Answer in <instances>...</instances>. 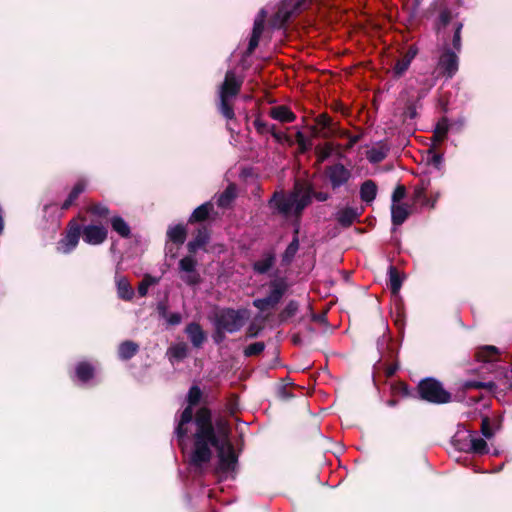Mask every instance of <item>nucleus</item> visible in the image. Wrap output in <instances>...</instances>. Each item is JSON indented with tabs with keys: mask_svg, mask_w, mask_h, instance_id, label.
Here are the masks:
<instances>
[{
	"mask_svg": "<svg viewBox=\"0 0 512 512\" xmlns=\"http://www.w3.org/2000/svg\"><path fill=\"white\" fill-rule=\"evenodd\" d=\"M388 148L384 145L373 147L367 151V159L371 163H379L385 159L388 154Z\"/></svg>",
	"mask_w": 512,
	"mask_h": 512,
	"instance_id": "bb28decb",
	"label": "nucleus"
},
{
	"mask_svg": "<svg viewBox=\"0 0 512 512\" xmlns=\"http://www.w3.org/2000/svg\"><path fill=\"white\" fill-rule=\"evenodd\" d=\"M309 0H284L273 19V27H282L293 15L306 9Z\"/></svg>",
	"mask_w": 512,
	"mask_h": 512,
	"instance_id": "423d86ee",
	"label": "nucleus"
},
{
	"mask_svg": "<svg viewBox=\"0 0 512 512\" xmlns=\"http://www.w3.org/2000/svg\"><path fill=\"white\" fill-rule=\"evenodd\" d=\"M138 345L133 341H125L120 344L118 354L123 360L132 358L138 351Z\"/></svg>",
	"mask_w": 512,
	"mask_h": 512,
	"instance_id": "5701e85b",
	"label": "nucleus"
},
{
	"mask_svg": "<svg viewBox=\"0 0 512 512\" xmlns=\"http://www.w3.org/2000/svg\"><path fill=\"white\" fill-rule=\"evenodd\" d=\"M81 235V227L79 225L71 226L65 237L59 241L57 250L68 254L74 250L79 242Z\"/></svg>",
	"mask_w": 512,
	"mask_h": 512,
	"instance_id": "9b49d317",
	"label": "nucleus"
},
{
	"mask_svg": "<svg viewBox=\"0 0 512 512\" xmlns=\"http://www.w3.org/2000/svg\"><path fill=\"white\" fill-rule=\"evenodd\" d=\"M511 372H512V368H511Z\"/></svg>",
	"mask_w": 512,
	"mask_h": 512,
	"instance_id": "13d9d810",
	"label": "nucleus"
},
{
	"mask_svg": "<svg viewBox=\"0 0 512 512\" xmlns=\"http://www.w3.org/2000/svg\"><path fill=\"white\" fill-rule=\"evenodd\" d=\"M298 310V304L295 301H290L287 306L285 307L283 314L286 317L293 316Z\"/></svg>",
	"mask_w": 512,
	"mask_h": 512,
	"instance_id": "49530a36",
	"label": "nucleus"
},
{
	"mask_svg": "<svg viewBox=\"0 0 512 512\" xmlns=\"http://www.w3.org/2000/svg\"><path fill=\"white\" fill-rule=\"evenodd\" d=\"M298 249H299V241H298L297 237H294V239L291 241V243L288 245V247L286 248V250L284 252L283 260L285 262H290L293 259V257L295 256V254L297 253Z\"/></svg>",
	"mask_w": 512,
	"mask_h": 512,
	"instance_id": "c9c22d12",
	"label": "nucleus"
},
{
	"mask_svg": "<svg viewBox=\"0 0 512 512\" xmlns=\"http://www.w3.org/2000/svg\"><path fill=\"white\" fill-rule=\"evenodd\" d=\"M84 242L90 245L101 244L107 237V230L100 225H87L81 229Z\"/></svg>",
	"mask_w": 512,
	"mask_h": 512,
	"instance_id": "9d476101",
	"label": "nucleus"
},
{
	"mask_svg": "<svg viewBox=\"0 0 512 512\" xmlns=\"http://www.w3.org/2000/svg\"><path fill=\"white\" fill-rule=\"evenodd\" d=\"M389 280H390V289H391L392 293L397 294L401 288L402 280H401L398 270L393 266L389 267Z\"/></svg>",
	"mask_w": 512,
	"mask_h": 512,
	"instance_id": "c756f323",
	"label": "nucleus"
},
{
	"mask_svg": "<svg viewBox=\"0 0 512 512\" xmlns=\"http://www.w3.org/2000/svg\"><path fill=\"white\" fill-rule=\"evenodd\" d=\"M463 24L461 22H457L455 25V32L453 36V47L459 51L461 48V30Z\"/></svg>",
	"mask_w": 512,
	"mask_h": 512,
	"instance_id": "a19ab883",
	"label": "nucleus"
},
{
	"mask_svg": "<svg viewBox=\"0 0 512 512\" xmlns=\"http://www.w3.org/2000/svg\"><path fill=\"white\" fill-rule=\"evenodd\" d=\"M438 68L445 74L448 78L453 77V75L458 70V57L457 55L449 49H446L439 58Z\"/></svg>",
	"mask_w": 512,
	"mask_h": 512,
	"instance_id": "f8f14e48",
	"label": "nucleus"
},
{
	"mask_svg": "<svg viewBox=\"0 0 512 512\" xmlns=\"http://www.w3.org/2000/svg\"><path fill=\"white\" fill-rule=\"evenodd\" d=\"M208 241V232L205 228H201L197 231L196 237L188 243V250L190 252H196L199 248L204 246Z\"/></svg>",
	"mask_w": 512,
	"mask_h": 512,
	"instance_id": "b1692460",
	"label": "nucleus"
},
{
	"mask_svg": "<svg viewBox=\"0 0 512 512\" xmlns=\"http://www.w3.org/2000/svg\"><path fill=\"white\" fill-rule=\"evenodd\" d=\"M254 126L259 133H266V132H270L272 125H269V124L265 123L263 120H261L260 118H257L254 121Z\"/></svg>",
	"mask_w": 512,
	"mask_h": 512,
	"instance_id": "a18cd8bd",
	"label": "nucleus"
},
{
	"mask_svg": "<svg viewBox=\"0 0 512 512\" xmlns=\"http://www.w3.org/2000/svg\"><path fill=\"white\" fill-rule=\"evenodd\" d=\"M497 353L498 351L495 346H485L477 352L476 357L479 361L491 362L496 359Z\"/></svg>",
	"mask_w": 512,
	"mask_h": 512,
	"instance_id": "c85d7f7f",
	"label": "nucleus"
},
{
	"mask_svg": "<svg viewBox=\"0 0 512 512\" xmlns=\"http://www.w3.org/2000/svg\"><path fill=\"white\" fill-rule=\"evenodd\" d=\"M449 131V124L447 119L443 118L440 120L434 130V138L437 139V141L441 142L446 137L447 133Z\"/></svg>",
	"mask_w": 512,
	"mask_h": 512,
	"instance_id": "72a5a7b5",
	"label": "nucleus"
},
{
	"mask_svg": "<svg viewBox=\"0 0 512 512\" xmlns=\"http://www.w3.org/2000/svg\"><path fill=\"white\" fill-rule=\"evenodd\" d=\"M377 195V186L372 180H366L360 187V198L363 202L370 204Z\"/></svg>",
	"mask_w": 512,
	"mask_h": 512,
	"instance_id": "a211bd4d",
	"label": "nucleus"
},
{
	"mask_svg": "<svg viewBox=\"0 0 512 512\" xmlns=\"http://www.w3.org/2000/svg\"><path fill=\"white\" fill-rule=\"evenodd\" d=\"M85 186L82 182H78L73 187L72 191L70 192L68 198L64 201L62 204V209H68L74 201L78 198V196L84 191Z\"/></svg>",
	"mask_w": 512,
	"mask_h": 512,
	"instance_id": "2f4dec72",
	"label": "nucleus"
},
{
	"mask_svg": "<svg viewBox=\"0 0 512 512\" xmlns=\"http://www.w3.org/2000/svg\"><path fill=\"white\" fill-rule=\"evenodd\" d=\"M265 348V345L263 342H255L250 344L245 348V355L246 356H253L260 354Z\"/></svg>",
	"mask_w": 512,
	"mask_h": 512,
	"instance_id": "58836bf2",
	"label": "nucleus"
},
{
	"mask_svg": "<svg viewBox=\"0 0 512 512\" xmlns=\"http://www.w3.org/2000/svg\"><path fill=\"white\" fill-rule=\"evenodd\" d=\"M325 173L334 190L346 184L351 178L350 170L340 163L327 167Z\"/></svg>",
	"mask_w": 512,
	"mask_h": 512,
	"instance_id": "6e6552de",
	"label": "nucleus"
},
{
	"mask_svg": "<svg viewBox=\"0 0 512 512\" xmlns=\"http://www.w3.org/2000/svg\"><path fill=\"white\" fill-rule=\"evenodd\" d=\"M159 282V278L153 277L151 275H145L143 280L140 282L138 286V293L141 297H144L148 293V289L150 286L155 285Z\"/></svg>",
	"mask_w": 512,
	"mask_h": 512,
	"instance_id": "473e14b6",
	"label": "nucleus"
},
{
	"mask_svg": "<svg viewBox=\"0 0 512 512\" xmlns=\"http://www.w3.org/2000/svg\"><path fill=\"white\" fill-rule=\"evenodd\" d=\"M438 197H439V194L436 195V197L433 201H430L425 196L424 190L422 188L415 190V201H421L422 205H424V206H430L431 208H433Z\"/></svg>",
	"mask_w": 512,
	"mask_h": 512,
	"instance_id": "4c0bfd02",
	"label": "nucleus"
},
{
	"mask_svg": "<svg viewBox=\"0 0 512 512\" xmlns=\"http://www.w3.org/2000/svg\"><path fill=\"white\" fill-rule=\"evenodd\" d=\"M457 16V13L449 8H444L439 16L440 23L446 26L453 18Z\"/></svg>",
	"mask_w": 512,
	"mask_h": 512,
	"instance_id": "ea45409f",
	"label": "nucleus"
},
{
	"mask_svg": "<svg viewBox=\"0 0 512 512\" xmlns=\"http://www.w3.org/2000/svg\"><path fill=\"white\" fill-rule=\"evenodd\" d=\"M3 229H4L3 211H2V208L0 207V235L3 232Z\"/></svg>",
	"mask_w": 512,
	"mask_h": 512,
	"instance_id": "864d4df0",
	"label": "nucleus"
},
{
	"mask_svg": "<svg viewBox=\"0 0 512 512\" xmlns=\"http://www.w3.org/2000/svg\"><path fill=\"white\" fill-rule=\"evenodd\" d=\"M248 318L249 313L245 309H224L217 314L215 325L218 332L234 333L244 326Z\"/></svg>",
	"mask_w": 512,
	"mask_h": 512,
	"instance_id": "20e7f679",
	"label": "nucleus"
},
{
	"mask_svg": "<svg viewBox=\"0 0 512 512\" xmlns=\"http://www.w3.org/2000/svg\"><path fill=\"white\" fill-rule=\"evenodd\" d=\"M253 305L262 311L274 307L267 297L255 299Z\"/></svg>",
	"mask_w": 512,
	"mask_h": 512,
	"instance_id": "79ce46f5",
	"label": "nucleus"
},
{
	"mask_svg": "<svg viewBox=\"0 0 512 512\" xmlns=\"http://www.w3.org/2000/svg\"><path fill=\"white\" fill-rule=\"evenodd\" d=\"M162 316L170 325H178L181 322V315L179 313L167 314L166 311L164 310L162 312Z\"/></svg>",
	"mask_w": 512,
	"mask_h": 512,
	"instance_id": "37998d69",
	"label": "nucleus"
},
{
	"mask_svg": "<svg viewBox=\"0 0 512 512\" xmlns=\"http://www.w3.org/2000/svg\"><path fill=\"white\" fill-rule=\"evenodd\" d=\"M266 11L261 9L254 20V26L251 38L249 40L247 54H251L259 44L260 37L264 31V22L266 19Z\"/></svg>",
	"mask_w": 512,
	"mask_h": 512,
	"instance_id": "ddd939ff",
	"label": "nucleus"
},
{
	"mask_svg": "<svg viewBox=\"0 0 512 512\" xmlns=\"http://www.w3.org/2000/svg\"><path fill=\"white\" fill-rule=\"evenodd\" d=\"M409 210L404 204H392L391 206V218L392 223L395 226L401 225L408 217Z\"/></svg>",
	"mask_w": 512,
	"mask_h": 512,
	"instance_id": "4be33fe9",
	"label": "nucleus"
},
{
	"mask_svg": "<svg viewBox=\"0 0 512 512\" xmlns=\"http://www.w3.org/2000/svg\"><path fill=\"white\" fill-rule=\"evenodd\" d=\"M406 190L404 186H398L392 195V204H398V202L405 197Z\"/></svg>",
	"mask_w": 512,
	"mask_h": 512,
	"instance_id": "c03bdc74",
	"label": "nucleus"
},
{
	"mask_svg": "<svg viewBox=\"0 0 512 512\" xmlns=\"http://www.w3.org/2000/svg\"><path fill=\"white\" fill-rule=\"evenodd\" d=\"M456 441L464 442L463 444H460V448L465 451L473 452L480 455L488 453L487 442L484 439L477 437L471 431H466L463 434L458 432L456 435Z\"/></svg>",
	"mask_w": 512,
	"mask_h": 512,
	"instance_id": "0eeeda50",
	"label": "nucleus"
},
{
	"mask_svg": "<svg viewBox=\"0 0 512 512\" xmlns=\"http://www.w3.org/2000/svg\"><path fill=\"white\" fill-rule=\"evenodd\" d=\"M270 116L280 122H293L295 120L294 113L286 106H276L270 109Z\"/></svg>",
	"mask_w": 512,
	"mask_h": 512,
	"instance_id": "aec40b11",
	"label": "nucleus"
},
{
	"mask_svg": "<svg viewBox=\"0 0 512 512\" xmlns=\"http://www.w3.org/2000/svg\"><path fill=\"white\" fill-rule=\"evenodd\" d=\"M185 332L195 348H200L206 340V334L198 323L188 324Z\"/></svg>",
	"mask_w": 512,
	"mask_h": 512,
	"instance_id": "4468645a",
	"label": "nucleus"
},
{
	"mask_svg": "<svg viewBox=\"0 0 512 512\" xmlns=\"http://www.w3.org/2000/svg\"><path fill=\"white\" fill-rule=\"evenodd\" d=\"M111 226H112V229L115 232H117L121 237H124V238L129 237L130 232H131L130 227L123 218H121L119 216H114L111 219Z\"/></svg>",
	"mask_w": 512,
	"mask_h": 512,
	"instance_id": "393cba45",
	"label": "nucleus"
},
{
	"mask_svg": "<svg viewBox=\"0 0 512 512\" xmlns=\"http://www.w3.org/2000/svg\"><path fill=\"white\" fill-rule=\"evenodd\" d=\"M416 54L417 50L414 47H410L403 57L396 62L394 66V73L396 76H402L408 70Z\"/></svg>",
	"mask_w": 512,
	"mask_h": 512,
	"instance_id": "f3484780",
	"label": "nucleus"
},
{
	"mask_svg": "<svg viewBox=\"0 0 512 512\" xmlns=\"http://www.w3.org/2000/svg\"><path fill=\"white\" fill-rule=\"evenodd\" d=\"M243 80L236 76L235 72H226L224 82L219 89V110L226 119L234 118V110L230 105V99L235 97L242 86Z\"/></svg>",
	"mask_w": 512,
	"mask_h": 512,
	"instance_id": "7ed1b4c3",
	"label": "nucleus"
},
{
	"mask_svg": "<svg viewBox=\"0 0 512 512\" xmlns=\"http://www.w3.org/2000/svg\"><path fill=\"white\" fill-rule=\"evenodd\" d=\"M195 268L196 261L192 257H184L179 262V269L182 273L181 279L188 285H195L199 282V274Z\"/></svg>",
	"mask_w": 512,
	"mask_h": 512,
	"instance_id": "1a4fd4ad",
	"label": "nucleus"
},
{
	"mask_svg": "<svg viewBox=\"0 0 512 512\" xmlns=\"http://www.w3.org/2000/svg\"><path fill=\"white\" fill-rule=\"evenodd\" d=\"M75 374L81 383L86 384L94 377L95 370L89 363L81 362L76 366Z\"/></svg>",
	"mask_w": 512,
	"mask_h": 512,
	"instance_id": "412c9836",
	"label": "nucleus"
},
{
	"mask_svg": "<svg viewBox=\"0 0 512 512\" xmlns=\"http://www.w3.org/2000/svg\"><path fill=\"white\" fill-rule=\"evenodd\" d=\"M312 194L309 186L296 184L290 194H275L270 205L284 216L298 215L311 202Z\"/></svg>",
	"mask_w": 512,
	"mask_h": 512,
	"instance_id": "f03ea898",
	"label": "nucleus"
},
{
	"mask_svg": "<svg viewBox=\"0 0 512 512\" xmlns=\"http://www.w3.org/2000/svg\"><path fill=\"white\" fill-rule=\"evenodd\" d=\"M482 434L485 438H491L493 436V432L490 428L489 420L488 418H484L482 420V426H481Z\"/></svg>",
	"mask_w": 512,
	"mask_h": 512,
	"instance_id": "de8ad7c7",
	"label": "nucleus"
},
{
	"mask_svg": "<svg viewBox=\"0 0 512 512\" xmlns=\"http://www.w3.org/2000/svg\"><path fill=\"white\" fill-rule=\"evenodd\" d=\"M234 198V189L228 187L217 199V204L220 207H227Z\"/></svg>",
	"mask_w": 512,
	"mask_h": 512,
	"instance_id": "e433bc0d",
	"label": "nucleus"
},
{
	"mask_svg": "<svg viewBox=\"0 0 512 512\" xmlns=\"http://www.w3.org/2000/svg\"><path fill=\"white\" fill-rule=\"evenodd\" d=\"M274 258L270 255L254 263V269L259 273L267 272L273 265Z\"/></svg>",
	"mask_w": 512,
	"mask_h": 512,
	"instance_id": "f704fd0d",
	"label": "nucleus"
},
{
	"mask_svg": "<svg viewBox=\"0 0 512 512\" xmlns=\"http://www.w3.org/2000/svg\"><path fill=\"white\" fill-rule=\"evenodd\" d=\"M359 216L360 212L357 208L345 207L336 213V220L340 225L348 227L355 222Z\"/></svg>",
	"mask_w": 512,
	"mask_h": 512,
	"instance_id": "dca6fc26",
	"label": "nucleus"
},
{
	"mask_svg": "<svg viewBox=\"0 0 512 512\" xmlns=\"http://www.w3.org/2000/svg\"><path fill=\"white\" fill-rule=\"evenodd\" d=\"M116 287H117V295L120 299L125 301H130L134 297V290L130 285L129 281L126 277L121 275H116L115 277Z\"/></svg>",
	"mask_w": 512,
	"mask_h": 512,
	"instance_id": "2eb2a0df",
	"label": "nucleus"
},
{
	"mask_svg": "<svg viewBox=\"0 0 512 512\" xmlns=\"http://www.w3.org/2000/svg\"><path fill=\"white\" fill-rule=\"evenodd\" d=\"M286 291V284L283 281L275 280L270 285V292L266 296L270 303L275 306L282 298Z\"/></svg>",
	"mask_w": 512,
	"mask_h": 512,
	"instance_id": "6ab92c4d",
	"label": "nucleus"
},
{
	"mask_svg": "<svg viewBox=\"0 0 512 512\" xmlns=\"http://www.w3.org/2000/svg\"><path fill=\"white\" fill-rule=\"evenodd\" d=\"M457 3H460V0H456Z\"/></svg>",
	"mask_w": 512,
	"mask_h": 512,
	"instance_id": "4d7b16f0",
	"label": "nucleus"
},
{
	"mask_svg": "<svg viewBox=\"0 0 512 512\" xmlns=\"http://www.w3.org/2000/svg\"><path fill=\"white\" fill-rule=\"evenodd\" d=\"M314 197H315L318 201H320V202H324V201H326V200L329 198V195H328V193H326V192H317V193H315V194H314Z\"/></svg>",
	"mask_w": 512,
	"mask_h": 512,
	"instance_id": "603ef678",
	"label": "nucleus"
},
{
	"mask_svg": "<svg viewBox=\"0 0 512 512\" xmlns=\"http://www.w3.org/2000/svg\"><path fill=\"white\" fill-rule=\"evenodd\" d=\"M212 209H213V205L210 202H206V203L200 205L193 211V213L190 217V221L192 222V221L205 220L209 216Z\"/></svg>",
	"mask_w": 512,
	"mask_h": 512,
	"instance_id": "cd10ccee",
	"label": "nucleus"
},
{
	"mask_svg": "<svg viewBox=\"0 0 512 512\" xmlns=\"http://www.w3.org/2000/svg\"><path fill=\"white\" fill-rule=\"evenodd\" d=\"M270 133L272 134V136L277 140V141H280L284 138V134L281 133V132H278L276 131L275 129V126L272 125L271 126V130H270Z\"/></svg>",
	"mask_w": 512,
	"mask_h": 512,
	"instance_id": "3c124183",
	"label": "nucleus"
},
{
	"mask_svg": "<svg viewBox=\"0 0 512 512\" xmlns=\"http://www.w3.org/2000/svg\"><path fill=\"white\" fill-rule=\"evenodd\" d=\"M91 212L98 216H106L108 214V208L105 205L97 204L91 208Z\"/></svg>",
	"mask_w": 512,
	"mask_h": 512,
	"instance_id": "09e8293b",
	"label": "nucleus"
},
{
	"mask_svg": "<svg viewBox=\"0 0 512 512\" xmlns=\"http://www.w3.org/2000/svg\"><path fill=\"white\" fill-rule=\"evenodd\" d=\"M167 236L169 240L173 241L176 244H183L186 238V230L182 225H175L170 227L167 231Z\"/></svg>",
	"mask_w": 512,
	"mask_h": 512,
	"instance_id": "a878e982",
	"label": "nucleus"
},
{
	"mask_svg": "<svg viewBox=\"0 0 512 512\" xmlns=\"http://www.w3.org/2000/svg\"><path fill=\"white\" fill-rule=\"evenodd\" d=\"M394 373V369L389 370L388 374L392 375Z\"/></svg>",
	"mask_w": 512,
	"mask_h": 512,
	"instance_id": "6e6d98bb",
	"label": "nucleus"
},
{
	"mask_svg": "<svg viewBox=\"0 0 512 512\" xmlns=\"http://www.w3.org/2000/svg\"><path fill=\"white\" fill-rule=\"evenodd\" d=\"M168 353L171 359L181 360L187 356L188 346L185 343H177L169 348Z\"/></svg>",
	"mask_w": 512,
	"mask_h": 512,
	"instance_id": "7c9ffc66",
	"label": "nucleus"
},
{
	"mask_svg": "<svg viewBox=\"0 0 512 512\" xmlns=\"http://www.w3.org/2000/svg\"><path fill=\"white\" fill-rule=\"evenodd\" d=\"M433 162H434L436 165L441 164V162H442V156H441L440 154H435V155H433Z\"/></svg>",
	"mask_w": 512,
	"mask_h": 512,
	"instance_id": "5fc2aeb1",
	"label": "nucleus"
},
{
	"mask_svg": "<svg viewBox=\"0 0 512 512\" xmlns=\"http://www.w3.org/2000/svg\"><path fill=\"white\" fill-rule=\"evenodd\" d=\"M421 398L432 403H448L451 400V394L446 391L442 384L435 379L428 378L422 380L418 386Z\"/></svg>",
	"mask_w": 512,
	"mask_h": 512,
	"instance_id": "39448f33",
	"label": "nucleus"
},
{
	"mask_svg": "<svg viewBox=\"0 0 512 512\" xmlns=\"http://www.w3.org/2000/svg\"><path fill=\"white\" fill-rule=\"evenodd\" d=\"M316 121L317 124L322 126L323 128H328L331 125V119L325 114L319 115Z\"/></svg>",
	"mask_w": 512,
	"mask_h": 512,
	"instance_id": "8fccbe9b",
	"label": "nucleus"
},
{
	"mask_svg": "<svg viewBox=\"0 0 512 512\" xmlns=\"http://www.w3.org/2000/svg\"><path fill=\"white\" fill-rule=\"evenodd\" d=\"M201 398L197 386L188 392L189 405L181 413L175 428L177 441L184 453L188 452L190 465L197 470L207 464L212 456V448L218 455L217 473L222 477H233L237 466V456L230 441V428L226 421L219 420L213 426L210 411L200 409L193 419V406Z\"/></svg>",
	"mask_w": 512,
	"mask_h": 512,
	"instance_id": "f257e3e1",
	"label": "nucleus"
}]
</instances>
